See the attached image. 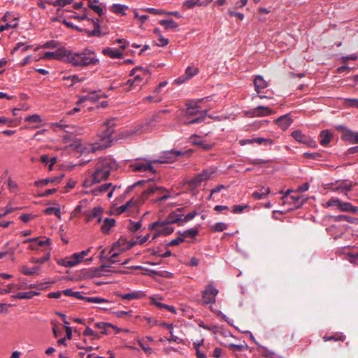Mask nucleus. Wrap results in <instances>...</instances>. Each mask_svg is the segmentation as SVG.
Wrapping results in <instances>:
<instances>
[{"mask_svg": "<svg viewBox=\"0 0 358 358\" xmlns=\"http://www.w3.org/2000/svg\"><path fill=\"white\" fill-rule=\"evenodd\" d=\"M275 122L283 130H286L291 125L293 120L291 118L289 114H286L276 119Z\"/></svg>", "mask_w": 358, "mask_h": 358, "instance_id": "15", "label": "nucleus"}, {"mask_svg": "<svg viewBox=\"0 0 358 358\" xmlns=\"http://www.w3.org/2000/svg\"><path fill=\"white\" fill-rule=\"evenodd\" d=\"M127 239L124 237H120L119 240L113 244V248L110 250V253L113 250H118L119 251H123L122 248L127 245Z\"/></svg>", "mask_w": 358, "mask_h": 358, "instance_id": "39", "label": "nucleus"}, {"mask_svg": "<svg viewBox=\"0 0 358 358\" xmlns=\"http://www.w3.org/2000/svg\"><path fill=\"white\" fill-rule=\"evenodd\" d=\"M88 1V6L93 10L95 13H96L99 16H101L103 14V11L101 6L93 4L92 0Z\"/></svg>", "mask_w": 358, "mask_h": 358, "instance_id": "46", "label": "nucleus"}, {"mask_svg": "<svg viewBox=\"0 0 358 358\" xmlns=\"http://www.w3.org/2000/svg\"><path fill=\"white\" fill-rule=\"evenodd\" d=\"M346 256L350 263L358 265V252L347 253Z\"/></svg>", "mask_w": 358, "mask_h": 358, "instance_id": "51", "label": "nucleus"}, {"mask_svg": "<svg viewBox=\"0 0 358 358\" xmlns=\"http://www.w3.org/2000/svg\"><path fill=\"white\" fill-rule=\"evenodd\" d=\"M141 295L142 294L141 292H133L127 294H120L119 296L122 299L130 301L136 299H139Z\"/></svg>", "mask_w": 358, "mask_h": 358, "instance_id": "36", "label": "nucleus"}, {"mask_svg": "<svg viewBox=\"0 0 358 358\" xmlns=\"http://www.w3.org/2000/svg\"><path fill=\"white\" fill-rule=\"evenodd\" d=\"M352 187V185L351 183L348 184V183L342 182L340 185L336 187L334 189V191H340L341 192L347 195V193L351 190Z\"/></svg>", "mask_w": 358, "mask_h": 358, "instance_id": "41", "label": "nucleus"}, {"mask_svg": "<svg viewBox=\"0 0 358 358\" xmlns=\"http://www.w3.org/2000/svg\"><path fill=\"white\" fill-rule=\"evenodd\" d=\"M66 62L71 64L73 66L85 67L90 65H95L99 63L96 58L95 53L90 50H85L81 52H72L69 50Z\"/></svg>", "mask_w": 358, "mask_h": 358, "instance_id": "2", "label": "nucleus"}, {"mask_svg": "<svg viewBox=\"0 0 358 358\" xmlns=\"http://www.w3.org/2000/svg\"><path fill=\"white\" fill-rule=\"evenodd\" d=\"M50 255L49 253H48L45 256H43V257H41V258L33 257V258H31V262L32 263L42 264L45 262H48L50 259Z\"/></svg>", "mask_w": 358, "mask_h": 358, "instance_id": "50", "label": "nucleus"}, {"mask_svg": "<svg viewBox=\"0 0 358 358\" xmlns=\"http://www.w3.org/2000/svg\"><path fill=\"white\" fill-rule=\"evenodd\" d=\"M141 227V221H138L136 222L130 221V223L128 226L129 230L132 232H135V231H138Z\"/></svg>", "mask_w": 358, "mask_h": 358, "instance_id": "53", "label": "nucleus"}, {"mask_svg": "<svg viewBox=\"0 0 358 358\" xmlns=\"http://www.w3.org/2000/svg\"><path fill=\"white\" fill-rule=\"evenodd\" d=\"M112 186L111 183H105L103 185H101L100 186L93 189L92 190V194L94 196H99L105 192H106L109 188Z\"/></svg>", "mask_w": 358, "mask_h": 358, "instance_id": "27", "label": "nucleus"}, {"mask_svg": "<svg viewBox=\"0 0 358 358\" xmlns=\"http://www.w3.org/2000/svg\"><path fill=\"white\" fill-rule=\"evenodd\" d=\"M162 194L165 192L164 194L156 199V201H165L171 197L170 192L164 187L160 186H151L143 192V195L148 197L149 194L155 193Z\"/></svg>", "mask_w": 358, "mask_h": 358, "instance_id": "8", "label": "nucleus"}, {"mask_svg": "<svg viewBox=\"0 0 358 358\" xmlns=\"http://www.w3.org/2000/svg\"><path fill=\"white\" fill-rule=\"evenodd\" d=\"M230 350L235 352H241L243 350V345L236 344H229L227 346Z\"/></svg>", "mask_w": 358, "mask_h": 358, "instance_id": "63", "label": "nucleus"}, {"mask_svg": "<svg viewBox=\"0 0 358 358\" xmlns=\"http://www.w3.org/2000/svg\"><path fill=\"white\" fill-rule=\"evenodd\" d=\"M137 203L136 201H134L133 199H130L127 201L124 205H122L117 208V213L122 214L124 213L127 209L131 208L133 206H136Z\"/></svg>", "mask_w": 358, "mask_h": 358, "instance_id": "35", "label": "nucleus"}, {"mask_svg": "<svg viewBox=\"0 0 358 358\" xmlns=\"http://www.w3.org/2000/svg\"><path fill=\"white\" fill-rule=\"evenodd\" d=\"M288 200H289L288 202L293 204L294 208H299L303 205L305 202H306L307 199L303 198V196L292 195L289 197Z\"/></svg>", "mask_w": 358, "mask_h": 358, "instance_id": "19", "label": "nucleus"}, {"mask_svg": "<svg viewBox=\"0 0 358 358\" xmlns=\"http://www.w3.org/2000/svg\"><path fill=\"white\" fill-rule=\"evenodd\" d=\"M57 263L60 266L71 268L78 265L80 261L78 255L74 253L70 257L57 259Z\"/></svg>", "mask_w": 358, "mask_h": 358, "instance_id": "13", "label": "nucleus"}, {"mask_svg": "<svg viewBox=\"0 0 358 358\" xmlns=\"http://www.w3.org/2000/svg\"><path fill=\"white\" fill-rule=\"evenodd\" d=\"M345 339V336H344L343 334L340 333H337L333 336H324L323 337V340L324 341L327 342V341H342L343 342Z\"/></svg>", "mask_w": 358, "mask_h": 358, "instance_id": "37", "label": "nucleus"}, {"mask_svg": "<svg viewBox=\"0 0 358 358\" xmlns=\"http://www.w3.org/2000/svg\"><path fill=\"white\" fill-rule=\"evenodd\" d=\"M199 72V70L196 67L188 66L185 70L186 79H189L193 76H196Z\"/></svg>", "mask_w": 358, "mask_h": 358, "instance_id": "44", "label": "nucleus"}, {"mask_svg": "<svg viewBox=\"0 0 358 358\" xmlns=\"http://www.w3.org/2000/svg\"><path fill=\"white\" fill-rule=\"evenodd\" d=\"M273 113L272 110L266 106H259L256 107L255 108L252 109L250 113L253 117H263V116H268L271 115Z\"/></svg>", "mask_w": 358, "mask_h": 358, "instance_id": "14", "label": "nucleus"}, {"mask_svg": "<svg viewBox=\"0 0 358 358\" xmlns=\"http://www.w3.org/2000/svg\"><path fill=\"white\" fill-rule=\"evenodd\" d=\"M332 138V134L327 130H323L320 135V143L323 146H327Z\"/></svg>", "mask_w": 358, "mask_h": 358, "instance_id": "25", "label": "nucleus"}, {"mask_svg": "<svg viewBox=\"0 0 358 358\" xmlns=\"http://www.w3.org/2000/svg\"><path fill=\"white\" fill-rule=\"evenodd\" d=\"M341 203V200L338 198H331L324 205L325 207L336 206L338 209Z\"/></svg>", "mask_w": 358, "mask_h": 358, "instance_id": "48", "label": "nucleus"}, {"mask_svg": "<svg viewBox=\"0 0 358 358\" xmlns=\"http://www.w3.org/2000/svg\"><path fill=\"white\" fill-rule=\"evenodd\" d=\"M159 24L164 27L166 30H178V24L173 20H162L159 22Z\"/></svg>", "mask_w": 358, "mask_h": 358, "instance_id": "24", "label": "nucleus"}, {"mask_svg": "<svg viewBox=\"0 0 358 358\" xmlns=\"http://www.w3.org/2000/svg\"><path fill=\"white\" fill-rule=\"evenodd\" d=\"M128 7L127 6L115 3L111 6L110 10L116 14L125 15V10Z\"/></svg>", "mask_w": 358, "mask_h": 358, "instance_id": "33", "label": "nucleus"}, {"mask_svg": "<svg viewBox=\"0 0 358 358\" xmlns=\"http://www.w3.org/2000/svg\"><path fill=\"white\" fill-rule=\"evenodd\" d=\"M255 90L257 93H261L262 90L267 87L268 83L264 80L262 76H257L254 79Z\"/></svg>", "mask_w": 358, "mask_h": 358, "instance_id": "18", "label": "nucleus"}, {"mask_svg": "<svg viewBox=\"0 0 358 358\" xmlns=\"http://www.w3.org/2000/svg\"><path fill=\"white\" fill-rule=\"evenodd\" d=\"M64 80H71V85H74L76 83H79V82L83 81L84 80V78H80L78 76L73 75V76H69L64 77Z\"/></svg>", "mask_w": 358, "mask_h": 358, "instance_id": "57", "label": "nucleus"}, {"mask_svg": "<svg viewBox=\"0 0 358 358\" xmlns=\"http://www.w3.org/2000/svg\"><path fill=\"white\" fill-rule=\"evenodd\" d=\"M203 99L190 100L186 103V109L185 110V116L189 117L191 116L199 114V109L201 108L199 103Z\"/></svg>", "mask_w": 358, "mask_h": 358, "instance_id": "10", "label": "nucleus"}, {"mask_svg": "<svg viewBox=\"0 0 358 358\" xmlns=\"http://www.w3.org/2000/svg\"><path fill=\"white\" fill-rule=\"evenodd\" d=\"M198 233L199 231L197 229H190L183 231L182 233L180 232L179 234L184 239L185 237L194 238L198 234Z\"/></svg>", "mask_w": 358, "mask_h": 358, "instance_id": "43", "label": "nucleus"}, {"mask_svg": "<svg viewBox=\"0 0 358 358\" xmlns=\"http://www.w3.org/2000/svg\"><path fill=\"white\" fill-rule=\"evenodd\" d=\"M216 170L217 169L214 167H210L203 170L200 174L206 181L212 177V176L216 172Z\"/></svg>", "mask_w": 358, "mask_h": 358, "instance_id": "40", "label": "nucleus"}, {"mask_svg": "<svg viewBox=\"0 0 358 358\" xmlns=\"http://www.w3.org/2000/svg\"><path fill=\"white\" fill-rule=\"evenodd\" d=\"M342 138L350 143H358V131H352L349 129H344Z\"/></svg>", "mask_w": 358, "mask_h": 358, "instance_id": "16", "label": "nucleus"}, {"mask_svg": "<svg viewBox=\"0 0 358 358\" xmlns=\"http://www.w3.org/2000/svg\"><path fill=\"white\" fill-rule=\"evenodd\" d=\"M166 159L164 160H154V161H149L146 163H136L132 165L133 169L135 171H149L152 172V173H155V170L154 169L153 166H152V163H164V162H169V161L168 159H169V157H166Z\"/></svg>", "mask_w": 358, "mask_h": 358, "instance_id": "9", "label": "nucleus"}, {"mask_svg": "<svg viewBox=\"0 0 358 358\" xmlns=\"http://www.w3.org/2000/svg\"><path fill=\"white\" fill-rule=\"evenodd\" d=\"M94 326L96 328L101 330V334H105V335L110 334V332L108 331L109 328H112V329L116 328V327H115L114 325H113L110 323L103 322H96L94 324Z\"/></svg>", "mask_w": 358, "mask_h": 358, "instance_id": "26", "label": "nucleus"}, {"mask_svg": "<svg viewBox=\"0 0 358 358\" xmlns=\"http://www.w3.org/2000/svg\"><path fill=\"white\" fill-rule=\"evenodd\" d=\"M39 292L30 291L28 292H18L15 295H13L11 297L14 299H31L34 296L39 295Z\"/></svg>", "mask_w": 358, "mask_h": 358, "instance_id": "23", "label": "nucleus"}, {"mask_svg": "<svg viewBox=\"0 0 358 358\" xmlns=\"http://www.w3.org/2000/svg\"><path fill=\"white\" fill-rule=\"evenodd\" d=\"M78 20H87L89 24L93 25V29L90 30L87 28H78L76 27V29L78 30L80 32L85 33L88 35V36H101V27L99 24V20L97 19L96 20H94L93 19L87 17L86 14H83L82 15H78L75 17Z\"/></svg>", "mask_w": 358, "mask_h": 358, "instance_id": "4", "label": "nucleus"}, {"mask_svg": "<svg viewBox=\"0 0 358 358\" xmlns=\"http://www.w3.org/2000/svg\"><path fill=\"white\" fill-rule=\"evenodd\" d=\"M255 143L259 145L264 144V145H272L273 143V141L271 138H255Z\"/></svg>", "mask_w": 358, "mask_h": 358, "instance_id": "54", "label": "nucleus"}, {"mask_svg": "<svg viewBox=\"0 0 358 358\" xmlns=\"http://www.w3.org/2000/svg\"><path fill=\"white\" fill-rule=\"evenodd\" d=\"M218 289L213 285L209 283L202 291V300L205 304H213L215 303L216 296L218 294Z\"/></svg>", "mask_w": 358, "mask_h": 358, "instance_id": "6", "label": "nucleus"}, {"mask_svg": "<svg viewBox=\"0 0 358 358\" xmlns=\"http://www.w3.org/2000/svg\"><path fill=\"white\" fill-rule=\"evenodd\" d=\"M38 270V267H34L32 270H29L28 267L24 266L21 267L20 272L26 275H32Z\"/></svg>", "mask_w": 358, "mask_h": 358, "instance_id": "49", "label": "nucleus"}, {"mask_svg": "<svg viewBox=\"0 0 358 358\" xmlns=\"http://www.w3.org/2000/svg\"><path fill=\"white\" fill-rule=\"evenodd\" d=\"M116 118H111L105 122L103 125V130L100 136L101 138L99 142L94 143L92 146V150L93 152L106 149L110 146V143L113 140L112 135L115 131L114 128L116 126Z\"/></svg>", "mask_w": 358, "mask_h": 358, "instance_id": "3", "label": "nucleus"}, {"mask_svg": "<svg viewBox=\"0 0 358 358\" xmlns=\"http://www.w3.org/2000/svg\"><path fill=\"white\" fill-rule=\"evenodd\" d=\"M63 294L67 296H73L78 299L84 300L88 303H100L103 302H108V300L101 297H87L83 296L80 292H73L71 289H66L62 291Z\"/></svg>", "mask_w": 358, "mask_h": 358, "instance_id": "7", "label": "nucleus"}, {"mask_svg": "<svg viewBox=\"0 0 358 358\" xmlns=\"http://www.w3.org/2000/svg\"><path fill=\"white\" fill-rule=\"evenodd\" d=\"M181 208L177 209L176 211L171 213L169 216L166 218V223L169 224H174L178 223L180 224V222H182V215L180 214H178V212L180 211Z\"/></svg>", "mask_w": 358, "mask_h": 358, "instance_id": "22", "label": "nucleus"}, {"mask_svg": "<svg viewBox=\"0 0 358 358\" xmlns=\"http://www.w3.org/2000/svg\"><path fill=\"white\" fill-rule=\"evenodd\" d=\"M44 213L46 215L55 214L58 217H60L61 210L58 208L49 207L44 210Z\"/></svg>", "mask_w": 358, "mask_h": 358, "instance_id": "47", "label": "nucleus"}, {"mask_svg": "<svg viewBox=\"0 0 358 358\" xmlns=\"http://www.w3.org/2000/svg\"><path fill=\"white\" fill-rule=\"evenodd\" d=\"M213 229L215 231H223L224 230L227 229V225L224 222H217L213 227Z\"/></svg>", "mask_w": 358, "mask_h": 358, "instance_id": "58", "label": "nucleus"}, {"mask_svg": "<svg viewBox=\"0 0 358 358\" xmlns=\"http://www.w3.org/2000/svg\"><path fill=\"white\" fill-rule=\"evenodd\" d=\"M203 181H205L204 179L203 178L201 175L200 173H199L196 176H195L194 178L190 179L187 182V183L191 187L196 188V187L200 186L201 185L202 182H203Z\"/></svg>", "mask_w": 358, "mask_h": 358, "instance_id": "31", "label": "nucleus"}, {"mask_svg": "<svg viewBox=\"0 0 358 358\" xmlns=\"http://www.w3.org/2000/svg\"><path fill=\"white\" fill-rule=\"evenodd\" d=\"M35 217V215H33L31 214H22L20 215V219L23 221L24 222H28L31 220L34 219Z\"/></svg>", "mask_w": 358, "mask_h": 358, "instance_id": "64", "label": "nucleus"}, {"mask_svg": "<svg viewBox=\"0 0 358 358\" xmlns=\"http://www.w3.org/2000/svg\"><path fill=\"white\" fill-rule=\"evenodd\" d=\"M248 207V205L241 206V205H235L233 206L232 212L234 213H240L243 211L244 209Z\"/></svg>", "mask_w": 358, "mask_h": 358, "instance_id": "61", "label": "nucleus"}, {"mask_svg": "<svg viewBox=\"0 0 358 358\" xmlns=\"http://www.w3.org/2000/svg\"><path fill=\"white\" fill-rule=\"evenodd\" d=\"M103 210L101 207H95L93 210L87 215V221L91 222L94 218L98 217L101 215Z\"/></svg>", "mask_w": 358, "mask_h": 358, "instance_id": "34", "label": "nucleus"}, {"mask_svg": "<svg viewBox=\"0 0 358 358\" xmlns=\"http://www.w3.org/2000/svg\"><path fill=\"white\" fill-rule=\"evenodd\" d=\"M117 164L110 158L100 159L95 166V170L90 180L85 181V186H91L93 184L99 183L106 180L112 171L117 169Z\"/></svg>", "mask_w": 358, "mask_h": 358, "instance_id": "1", "label": "nucleus"}, {"mask_svg": "<svg viewBox=\"0 0 358 358\" xmlns=\"http://www.w3.org/2000/svg\"><path fill=\"white\" fill-rule=\"evenodd\" d=\"M169 224L166 223V221H157L151 223L149 225V229L155 231L153 238H156L159 236H168L172 234L174 231V229L171 227H169Z\"/></svg>", "mask_w": 358, "mask_h": 358, "instance_id": "5", "label": "nucleus"}, {"mask_svg": "<svg viewBox=\"0 0 358 358\" xmlns=\"http://www.w3.org/2000/svg\"><path fill=\"white\" fill-rule=\"evenodd\" d=\"M115 220L113 218H106L103 220V224L101 227V230L103 233L107 234L110 229L115 225Z\"/></svg>", "mask_w": 358, "mask_h": 358, "instance_id": "28", "label": "nucleus"}, {"mask_svg": "<svg viewBox=\"0 0 358 358\" xmlns=\"http://www.w3.org/2000/svg\"><path fill=\"white\" fill-rule=\"evenodd\" d=\"M291 136L298 142L307 145L308 146L315 148L317 143L311 138L302 134L300 130L294 131Z\"/></svg>", "mask_w": 358, "mask_h": 358, "instance_id": "12", "label": "nucleus"}, {"mask_svg": "<svg viewBox=\"0 0 358 358\" xmlns=\"http://www.w3.org/2000/svg\"><path fill=\"white\" fill-rule=\"evenodd\" d=\"M206 115H207V110H203L200 112L199 117L194 118L189 121H185L184 124L190 125V124H196V123H201L205 120Z\"/></svg>", "mask_w": 358, "mask_h": 358, "instance_id": "30", "label": "nucleus"}, {"mask_svg": "<svg viewBox=\"0 0 358 358\" xmlns=\"http://www.w3.org/2000/svg\"><path fill=\"white\" fill-rule=\"evenodd\" d=\"M145 12H148L151 14L154 15H165L166 13V11L162 9H155L153 8H147L143 10Z\"/></svg>", "mask_w": 358, "mask_h": 358, "instance_id": "55", "label": "nucleus"}, {"mask_svg": "<svg viewBox=\"0 0 358 358\" xmlns=\"http://www.w3.org/2000/svg\"><path fill=\"white\" fill-rule=\"evenodd\" d=\"M103 53L111 58H122L123 54L117 49L106 48L103 50Z\"/></svg>", "mask_w": 358, "mask_h": 358, "instance_id": "29", "label": "nucleus"}, {"mask_svg": "<svg viewBox=\"0 0 358 358\" xmlns=\"http://www.w3.org/2000/svg\"><path fill=\"white\" fill-rule=\"evenodd\" d=\"M338 210L343 212H348L352 213L353 214H357L358 213V208L352 206L349 202H343L341 201Z\"/></svg>", "mask_w": 358, "mask_h": 358, "instance_id": "21", "label": "nucleus"}, {"mask_svg": "<svg viewBox=\"0 0 358 358\" xmlns=\"http://www.w3.org/2000/svg\"><path fill=\"white\" fill-rule=\"evenodd\" d=\"M204 3L200 2V0H187L183 3V6L187 7V8H192L195 6H202Z\"/></svg>", "mask_w": 358, "mask_h": 358, "instance_id": "45", "label": "nucleus"}, {"mask_svg": "<svg viewBox=\"0 0 358 358\" xmlns=\"http://www.w3.org/2000/svg\"><path fill=\"white\" fill-rule=\"evenodd\" d=\"M270 193V188L269 187H262V189L259 192H255L252 193V197L255 199H261L263 198V196H266L269 194Z\"/></svg>", "mask_w": 358, "mask_h": 358, "instance_id": "38", "label": "nucleus"}, {"mask_svg": "<svg viewBox=\"0 0 358 358\" xmlns=\"http://www.w3.org/2000/svg\"><path fill=\"white\" fill-rule=\"evenodd\" d=\"M199 138L196 135H193L191 136V142L193 145H199L204 150H210L213 148L214 144L213 143H207L203 141L196 140V138Z\"/></svg>", "mask_w": 358, "mask_h": 358, "instance_id": "20", "label": "nucleus"}, {"mask_svg": "<svg viewBox=\"0 0 358 358\" xmlns=\"http://www.w3.org/2000/svg\"><path fill=\"white\" fill-rule=\"evenodd\" d=\"M73 2V0H54V1H48V3L52 5L53 6H59L64 7L68 4H71Z\"/></svg>", "mask_w": 358, "mask_h": 358, "instance_id": "42", "label": "nucleus"}, {"mask_svg": "<svg viewBox=\"0 0 358 358\" xmlns=\"http://www.w3.org/2000/svg\"><path fill=\"white\" fill-rule=\"evenodd\" d=\"M159 119L160 117H159V115H156L153 117V120L152 121H150L148 125H145L144 126V129H143V131H151L153 127H155V124H154L153 122H159Z\"/></svg>", "mask_w": 358, "mask_h": 358, "instance_id": "56", "label": "nucleus"}, {"mask_svg": "<svg viewBox=\"0 0 358 358\" xmlns=\"http://www.w3.org/2000/svg\"><path fill=\"white\" fill-rule=\"evenodd\" d=\"M24 120L26 122L37 123V122H40L41 120V117L39 115H30V116L25 117Z\"/></svg>", "mask_w": 358, "mask_h": 358, "instance_id": "60", "label": "nucleus"}, {"mask_svg": "<svg viewBox=\"0 0 358 358\" xmlns=\"http://www.w3.org/2000/svg\"><path fill=\"white\" fill-rule=\"evenodd\" d=\"M184 241V239L182 237H181V236L180 235L179 237L176 238H174L173 240H171L170 242H169L167 244H166V246L168 247H171V246H176V245H180L181 243H182Z\"/></svg>", "mask_w": 358, "mask_h": 358, "instance_id": "59", "label": "nucleus"}, {"mask_svg": "<svg viewBox=\"0 0 358 358\" xmlns=\"http://www.w3.org/2000/svg\"><path fill=\"white\" fill-rule=\"evenodd\" d=\"M64 176V174H62L59 176L52 177L50 178H46V179H43V180H37L35 182V185L38 187H40L45 186L50 182H52L54 184H58L62 181Z\"/></svg>", "mask_w": 358, "mask_h": 358, "instance_id": "17", "label": "nucleus"}, {"mask_svg": "<svg viewBox=\"0 0 358 358\" xmlns=\"http://www.w3.org/2000/svg\"><path fill=\"white\" fill-rule=\"evenodd\" d=\"M344 103L347 107H355L358 108V99H345L344 100Z\"/></svg>", "mask_w": 358, "mask_h": 358, "instance_id": "52", "label": "nucleus"}, {"mask_svg": "<svg viewBox=\"0 0 358 358\" xmlns=\"http://www.w3.org/2000/svg\"><path fill=\"white\" fill-rule=\"evenodd\" d=\"M10 289H29L28 283L26 282L24 279H20L19 283L15 284L11 283L7 285Z\"/></svg>", "mask_w": 358, "mask_h": 358, "instance_id": "32", "label": "nucleus"}, {"mask_svg": "<svg viewBox=\"0 0 358 358\" xmlns=\"http://www.w3.org/2000/svg\"><path fill=\"white\" fill-rule=\"evenodd\" d=\"M303 156L306 158L317 159L320 157V154L318 152H305Z\"/></svg>", "mask_w": 358, "mask_h": 358, "instance_id": "62", "label": "nucleus"}, {"mask_svg": "<svg viewBox=\"0 0 358 358\" xmlns=\"http://www.w3.org/2000/svg\"><path fill=\"white\" fill-rule=\"evenodd\" d=\"M69 50L65 48H59L55 52H46L43 55V58L46 59H59L66 62Z\"/></svg>", "mask_w": 358, "mask_h": 358, "instance_id": "11", "label": "nucleus"}]
</instances>
